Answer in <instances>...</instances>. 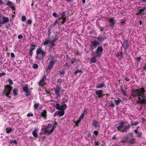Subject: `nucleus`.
<instances>
[{"label":"nucleus","instance_id":"54","mask_svg":"<svg viewBox=\"0 0 146 146\" xmlns=\"http://www.w3.org/2000/svg\"><path fill=\"white\" fill-rule=\"evenodd\" d=\"M33 116V114L32 113H28L27 114V116L28 117H30V116Z\"/></svg>","mask_w":146,"mask_h":146},{"label":"nucleus","instance_id":"22","mask_svg":"<svg viewBox=\"0 0 146 146\" xmlns=\"http://www.w3.org/2000/svg\"><path fill=\"white\" fill-rule=\"evenodd\" d=\"M95 91V94L96 95L98 96V97L99 98H100V96L103 93V91L102 90H96Z\"/></svg>","mask_w":146,"mask_h":146},{"label":"nucleus","instance_id":"5","mask_svg":"<svg viewBox=\"0 0 146 146\" xmlns=\"http://www.w3.org/2000/svg\"><path fill=\"white\" fill-rule=\"evenodd\" d=\"M48 60V66L46 68V71L47 73H49L52 69L53 68V65L55 63V57L50 55L49 56Z\"/></svg>","mask_w":146,"mask_h":146},{"label":"nucleus","instance_id":"6","mask_svg":"<svg viewBox=\"0 0 146 146\" xmlns=\"http://www.w3.org/2000/svg\"><path fill=\"white\" fill-rule=\"evenodd\" d=\"M13 88V87L10 85H5L4 89L2 92L3 96H5L10 99H11V97L9 95H11V93Z\"/></svg>","mask_w":146,"mask_h":146},{"label":"nucleus","instance_id":"47","mask_svg":"<svg viewBox=\"0 0 146 146\" xmlns=\"http://www.w3.org/2000/svg\"><path fill=\"white\" fill-rule=\"evenodd\" d=\"M39 84L40 86H41V87H42L43 85L45 84V83L44 82H40V80L39 82Z\"/></svg>","mask_w":146,"mask_h":146},{"label":"nucleus","instance_id":"38","mask_svg":"<svg viewBox=\"0 0 146 146\" xmlns=\"http://www.w3.org/2000/svg\"><path fill=\"white\" fill-rule=\"evenodd\" d=\"M71 59V64H72L75 62H77V61L76 58H72Z\"/></svg>","mask_w":146,"mask_h":146},{"label":"nucleus","instance_id":"7","mask_svg":"<svg viewBox=\"0 0 146 146\" xmlns=\"http://www.w3.org/2000/svg\"><path fill=\"white\" fill-rule=\"evenodd\" d=\"M44 46L49 45V46L52 48L55 45V38H54L52 40L49 39V38H46L43 43Z\"/></svg>","mask_w":146,"mask_h":146},{"label":"nucleus","instance_id":"13","mask_svg":"<svg viewBox=\"0 0 146 146\" xmlns=\"http://www.w3.org/2000/svg\"><path fill=\"white\" fill-rule=\"evenodd\" d=\"M65 13L66 12H62L61 14V17L58 19L59 20H63L61 22V23L62 24H63L64 23H65L66 21V17L65 16Z\"/></svg>","mask_w":146,"mask_h":146},{"label":"nucleus","instance_id":"55","mask_svg":"<svg viewBox=\"0 0 146 146\" xmlns=\"http://www.w3.org/2000/svg\"><path fill=\"white\" fill-rule=\"evenodd\" d=\"M6 74V73L5 72H2L1 73H0V77H1V76L5 75Z\"/></svg>","mask_w":146,"mask_h":146},{"label":"nucleus","instance_id":"60","mask_svg":"<svg viewBox=\"0 0 146 146\" xmlns=\"http://www.w3.org/2000/svg\"><path fill=\"white\" fill-rule=\"evenodd\" d=\"M11 56L13 58H15V55L12 52L11 54Z\"/></svg>","mask_w":146,"mask_h":146},{"label":"nucleus","instance_id":"4","mask_svg":"<svg viewBox=\"0 0 146 146\" xmlns=\"http://www.w3.org/2000/svg\"><path fill=\"white\" fill-rule=\"evenodd\" d=\"M36 53L35 58L36 60H43L46 54V52L41 47H39L37 49Z\"/></svg>","mask_w":146,"mask_h":146},{"label":"nucleus","instance_id":"39","mask_svg":"<svg viewBox=\"0 0 146 146\" xmlns=\"http://www.w3.org/2000/svg\"><path fill=\"white\" fill-rule=\"evenodd\" d=\"M39 105V103H35L34 104V108L35 110H37Z\"/></svg>","mask_w":146,"mask_h":146},{"label":"nucleus","instance_id":"58","mask_svg":"<svg viewBox=\"0 0 146 146\" xmlns=\"http://www.w3.org/2000/svg\"><path fill=\"white\" fill-rule=\"evenodd\" d=\"M23 37V36L22 35H18V38L19 39L22 38Z\"/></svg>","mask_w":146,"mask_h":146},{"label":"nucleus","instance_id":"2","mask_svg":"<svg viewBox=\"0 0 146 146\" xmlns=\"http://www.w3.org/2000/svg\"><path fill=\"white\" fill-rule=\"evenodd\" d=\"M133 133H129L123 138H121V142L122 143H127L130 145L134 143L136 141V139L133 137Z\"/></svg>","mask_w":146,"mask_h":146},{"label":"nucleus","instance_id":"45","mask_svg":"<svg viewBox=\"0 0 146 146\" xmlns=\"http://www.w3.org/2000/svg\"><path fill=\"white\" fill-rule=\"evenodd\" d=\"M135 60L137 61V62H140V60H141V57H136L135 58Z\"/></svg>","mask_w":146,"mask_h":146},{"label":"nucleus","instance_id":"34","mask_svg":"<svg viewBox=\"0 0 146 146\" xmlns=\"http://www.w3.org/2000/svg\"><path fill=\"white\" fill-rule=\"evenodd\" d=\"M101 54H100L99 53L95 51V52H94V57H95V58H97L98 56L100 57Z\"/></svg>","mask_w":146,"mask_h":146},{"label":"nucleus","instance_id":"12","mask_svg":"<svg viewBox=\"0 0 146 146\" xmlns=\"http://www.w3.org/2000/svg\"><path fill=\"white\" fill-rule=\"evenodd\" d=\"M36 46L35 44H31L30 46V48L29 49V55L31 56L33 54V51L35 48Z\"/></svg>","mask_w":146,"mask_h":146},{"label":"nucleus","instance_id":"35","mask_svg":"<svg viewBox=\"0 0 146 146\" xmlns=\"http://www.w3.org/2000/svg\"><path fill=\"white\" fill-rule=\"evenodd\" d=\"M13 94L14 96H16L18 94V90L17 88H15L13 90Z\"/></svg>","mask_w":146,"mask_h":146},{"label":"nucleus","instance_id":"25","mask_svg":"<svg viewBox=\"0 0 146 146\" xmlns=\"http://www.w3.org/2000/svg\"><path fill=\"white\" fill-rule=\"evenodd\" d=\"M103 49L101 46H98L97 48L95 50L96 51L100 54L101 53H102L103 52Z\"/></svg>","mask_w":146,"mask_h":146},{"label":"nucleus","instance_id":"29","mask_svg":"<svg viewBox=\"0 0 146 146\" xmlns=\"http://www.w3.org/2000/svg\"><path fill=\"white\" fill-rule=\"evenodd\" d=\"M123 53L122 51L120 52L119 53H117L116 55H115L119 59V57L121 58H123Z\"/></svg>","mask_w":146,"mask_h":146},{"label":"nucleus","instance_id":"10","mask_svg":"<svg viewBox=\"0 0 146 146\" xmlns=\"http://www.w3.org/2000/svg\"><path fill=\"white\" fill-rule=\"evenodd\" d=\"M100 44V42L96 40H94L91 42L90 45V49L93 50L96 48Z\"/></svg>","mask_w":146,"mask_h":146},{"label":"nucleus","instance_id":"24","mask_svg":"<svg viewBox=\"0 0 146 146\" xmlns=\"http://www.w3.org/2000/svg\"><path fill=\"white\" fill-rule=\"evenodd\" d=\"M130 127L129 125H124L123 129L121 131L122 132H127V130L129 129Z\"/></svg>","mask_w":146,"mask_h":146},{"label":"nucleus","instance_id":"15","mask_svg":"<svg viewBox=\"0 0 146 146\" xmlns=\"http://www.w3.org/2000/svg\"><path fill=\"white\" fill-rule=\"evenodd\" d=\"M108 19L110 24L109 26L112 27L113 28L114 25L115 23V22L114 19L113 17L108 18Z\"/></svg>","mask_w":146,"mask_h":146},{"label":"nucleus","instance_id":"40","mask_svg":"<svg viewBox=\"0 0 146 146\" xmlns=\"http://www.w3.org/2000/svg\"><path fill=\"white\" fill-rule=\"evenodd\" d=\"M118 100H115V104L117 105H118L121 102V100L119 98H118Z\"/></svg>","mask_w":146,"mask_h":146},{"label":"nucleus","instance_id":"30","mask_svg":"<svg viewBox=\"0 0 146 146\" xmlns=\"http://www.w3.org/2000/svg\"><path fill=\"white\" fill-rule=\"evenodd\" d=\"M38 132V130L36 129H35L33 132L32 134L33 136L35 137H38V135L37 133Z\"/></svg>","mask_w":146,"mask_h":146},{"label":"nucleus","instance_id":"52","mask_svg":"<svg viewBox=\"0 0 146 146\" xmlns=\"http://www.w3.org/2000/svg\"><path fill=\"white\" fill-rule=\"evenodd\" d=\"M32 21L30 19H29L27 21V23L29 25H31L32 24Z\"/></svg>","mask_w":146,"mask_h":146},{"label":"nucleus","instance_id":"16","mask_svg":"<svg viewBox=\"0 0 146 146\" xmlns=\"http://www.w3.org/2000/svg\"><path fill=\"white\" fill-rule=\"evenodd\" d=\"M141 9H139L138 10V12L137 15H143L146 14V13L144 12L145 9V7H140Z\"/></svg>","mask_w":146,"mask_h":146},{"label":"nucleus","instance_id":"46","mask_svg":"<svg viewBox=\"0 0 146 146\" xmlns=\"http://www.w3.org/2000/svg\"><path fill=\"white\" fill-rule=\"evenodd\" d=\"M120 23L121 25H125L126 23L125 20H122L120 22Z\"/></svg>","mask_w":146,"mask_h":146},{"label":"nucleus","instance_id":"43","mask_svg":"<svg viewBox=\"0 0 146 146\" xmlns=\"http://www.w3.org/2000/svg\"><path fill=\"white\" fill-rule=\"evenodd\" d=\"M93 146H100V143L98 141H95Z\"/></svg>","mask_w":146,"mask_h":146},{"label":"nucleus","instance_id":"42","mask_svg":"<svg viewBox=\"0 0 146 146\" xmlns=\"http://www.w3.org/2000/svg\"><path fill=\"white\" fill-rule=\"evenodd\" d=\"M46 78V76L45 75H44L42 78L40 80V82H44Z\"/></svg>","mask_w":146,"mask_h":146},{"label":"nucleus","instance_id":"9","mask_svg":"<svg viewBox=\"0 0 146 146\" xmlns=\"http://www.w3.org/2000/svg\"><path fill=\"white\" fill-rule=\"evenodd\" d=\"M53 125L54 126L51 129L50 131L48 130V129L51 128L52 127V125L50 124H49L48 125L47 127L46 128L42 129V130L44 131L45 134L48 133V134L49 135L51 134L53 131V130L54 129V126H55V124H53Z\"/></svg>","mask_w":146,"mask_h":146},{"label":"nucleus","instance_id":"59","mask_svg":"<svg viewBox=\"0 0 146 146\" xmlns=\"http://www.w3.org/2000/svg\"><path fill=\"white\" fill-rule=\"evenodd\" d=\"M51 33V30L50 29H49L48 30V36H50V33Z\"/></svg>","mask_w":146,"mask_h":146},{"label":"nucleus","instance_id":"17","mask_svg":"<svg viewBox=\"0 0 146 146\" xmlns=\"http://www.w3.org/2000/svg\"><path fill=\"white\" fill-rule=\"evenodd\" d=\"M60 88L58 86H56L55 89V94L57 96V98L58 99L59 98L60 99V94H59V91H61Z\"/></svg>","mask_w":146,"mask_h":146},{"label":"nucleus","instance_id":"33","mask_svg":"<svg viewBox=\"0 0 146 146\" xmlns=\"http://www.w3.org/2000/svg\"><path fill=\"white\" fill-rule=\"evenodd\" d=\"M120 90L122 94L124 95V96H126L127 95L126 92L123 90V87H121Z\"/></svg>","mask_w":146,"mask_h":146},{"label":"nucleus","instance_id":"57","mask_svg":"<svg viewBox=\"0 0 146 146\" xmlns=\"http://www.w3.org/2000/svg\"><path fill=\"white\" fill-rule=\"evenodd\" d=\"M109 106L113 108H114V104L112 102H111Z\"/></svg>","mask_w":146,"mask_h":146},{"label":"nucleus","instance_id":"36","mask_svg":"<svg viewBox=\"0 0 146 146\" xmlns=\"http://www.w3.org/2000/svg\"><path fill=\"white\" fill-rule=\"evenodd\" d=\"M97 61V59L95 57H92L91 58L90 60V62L92 63H94L96 62Z\"/></svg>","mask_w":146,"mask_h":146},{"label":"nucleus","instance_id":"11","mask_svg":"<svg viewBox=\"0 0 146 146\" xmlns=\"http://www.w3.org/2000/svg\"><path fill=\"white\" fill-rule=\"evenodd\" d=\"M23 92L25 94V96L27 97L31 95V91L29 90L28 84L25 85V86L23 87Z\"/></svg>","mask_w":146,"mask_h":146},{"label":"nucleus","instance_id":"26","mask_svg":"<svg viewBox=\"0 0 146 146\" xmlns=\"http://www.w3.org/2000/svg\"><path fill=\"white\" fill-rule=\"evenodd\" d=\"M98 41L100 42H103L104 40L106 39V37H102V36L99 35L98 36L97 38Z\"/></svg>","mask_w":146,"mask_h":146},{"label":"nucleus","instance_id":"37","mask_svg":"<svg viewBox=\"0 0 146 146\" xmlns=\"http://www.w3.org/2000/svg\"><path fill=\"white\" fill-rule=\"evenodd\" d=\"M59 73H60V74H61L60 76H64L65 73V70L64 69H62V70H59Z\"/></svg>","mask_w":146,"mask_h":146},{"label":"nucleus","instance_id":"19","mask_svg":"<svg viewBox=\"0 0 146 146\" xmlns=\"http://www.w3.org/2000/svg\"><path fill=\"white\" fill-rule=\"evenodd\" d=\"M106 86L105 85L104 82L102 83H98L96 86V88H106Z\"/></svg>","mask_w":146,"mask_h":146},{"label":"nucleus","instance_id":"53","mask_svg":"<svg viewBox=\"0 0 146 146\" xmlns=\"http://www.w3.org/2000/svg\"><path fill=\"white\" fill-rule=\"evenodd\" d=\"M84 117V116L83 115L81 114L80 117L79 118V119H78V120L80 121H81V119L83 118Z\"/></svg>","mask_w":146,"mask_h":146},{"label":"nucleus","instance_id":"48","mask_svg":"<svg viewBox=\"0 0 146 146\" xmlns=\"http://www.w3.org/2000/svg\"><path fill=\"white\" fill-rule=\"evenodd\" d=\"M80 122V121L78 120L76 121H74V122L75 123L76 126L78 127L79 126L78 124Z\"/></svg>","mask_w":146,"mask_h":146},{"label":"nucleus","instance_id":"23","mask_svg":"<svg viewBox=\"0 0 146 146\" xmlns=\"http://www.w3.org/2000/svg\"><path fill=\"white\" fill-rule=\"evenodd\" d=\"M6 4L12 9L14 8V5L13 3L9 1H7Z\"/></svg>","mask_w":146,"mask_h":146},{"label":"nucleus","instance_id":"20","mask_svg":"<svg viewBox=\"0 0 146 146\" xmlns=\"http://www.w3.org/2000/svg\"><path fill=\"white\" fill-rule=\"evenodd\" d=\"M134 132L136 135L137 137H141L142 133L141 132L138 131V130L137 129H135Z\"/></svg>","mask_w":146,"mask_h":146},{"label":"nucleus","instance_id":"28","mask_svg":"<svg viewBox=\"0 0 146 146\" xmlns=\"http://www.w3.org/2000/svg\"><path fill=\"white\" fill-rule=\"evenodd\" d=\"M41 115L44 119H46L47 117V111L46 110H44L41 112Z\"/></svg>","mask_w":146,"mask_h":146},{"label":"nucleus","instance_id":"8","mask_svg":"<svg viewBox=\"0 0 146 146\" xmlns=\"http://www.w3.org/2000/svg\"><path fill=\"white\" fill-rule=\"evenodd\" d=\"M9 19L7 17L3 16L0 14V27L1 25H5L9 22Z\"/></svg>","mask_w":146,"mask_h":146},{"label":"nucleus","instance_id":"62","mask_svg":"<svg viewBox=\"0 0 146 146\" xmlns=\"http://www.w3.org/2000/svg\"><path fill=\"white\" fill-rule=\"evenodd\" d=\"M100 29L101 31H102L104 30V28H103L102 29V27L100 26L98 27Z\"/></svg>","mask_w":146,"mask_h":146},{"label":"nucleus","instance_id":"21","mask_svg":"<svg viewBox=\"0 0 146 146\" xmlns=\"http://www.w3.org/2000/svg\"><path fill=\"white\" fill-rule=\"evenodd\" d=\"M98 123H99V122L96 121L95 120H94L92 123V125H93L95 128H97L98 127L100 128V125L99 124H97Z\"/></svg>","mask_w":146,"mask_h":146},{"label":"nucleus","instance_id":"32","mask_svg":"<svg viewBox=\"0 0 146 146\" xmlns=\"http://www.w3.org/2000/svg\"><path fill=\"white\" fill-rule=\"evenodd\" d=\"M91 134L90 132H89L88 134L85 136V138L86 140H89V138L91 137Z\"/></svg>","mask_w":146,"mask_h":146},{"label":"nucleus","instance_id":"51","mask_svg":"<svg viewBox=\"0 0 146 146\" xmlns=\"http://www.w3.org/2000/svg\"><path fill=\"white\" fill-rule=\"evenodd\" d=\"M26 20V18L25 16H23L22 17V20L23 22H25Z\"/></svg>","mask_w":146,"mask_h":146},{"label":"nucleus","instance_id":"56","mask_svg":"<svg viewBox=\"0 0 146 146\" xmlns=\"http://www.w3.org/2000/svg\"><path fill=\"white\" fill-rule=\"evenodd\" d=\"M87 111L86 110H84L83 113L82 114V115H83L84 116V115L86 114H87Z\"/></svg>","mask_w":146,"mask_h":146},{"label":"nucleus","instance_id":"27","mask_svg":"<svg viewBox=\"0 0 146 146\" xmlns=\"http://www.w3.org/2000/svg\"><path fill=\"white\" fill-rule=\"evenodd\" d=\"M98 132L97 131H94L93 134L92 136V139L96 138L97 136L98 135Z\"/></svg>","mask_w":146,"mask_h":146},{"label":"nucleus","instance_id":"50","mask_svg":"<svg viewBox=\"0 0 146 146\" xmlns=\"http://www.w3.org/2000/svg\"><path fill=\"white\" fill-rule=\"evenodd\" d=\"M12 143H13L15 144H17V141L15 140H13L11 141L10 143L11 144Z\"/></svg>","mask_w":146,"mask_h":146},{"label":"nucleus","instance_id":"31","mask_svg":"<svg viewBox=\"0 0 146 146\" xmlns=\"http://www.w3.org/2000/svg\"><path fill=\"white\" fill-rule=\"evenodd\" d=\"M6 131L7 133L9 134L11 132L13 131L12 129L11 128L7 127L6 128Z\"/></svg>","mask_w":146,"mask_h":146},{"label":"nucleus","instance_id":"18","mask_svg":"<svg viewBox=\"0 0 146 146\" xmlns=\"http://www.w3.org/2000/svg\"><path fill=\"white\" fill-rule=\"evenodd\" d=\"M125 123L123 121H121L120 123V125L117 127V130L118 131H121L122 129L124 126Z\"/></svg>","mask_w":146,"mask_h":146},{"label":"nucleus","instance_id":"61","mask_svg":"<svg viewBox=\"0 0 146 146\" xmlns=\"http://www.w3.org/2000/svg\"><path fill=\"white\" fill-rule=\"evenodd\" d=\"M125 80L126 81H129L130 80V79L127 77H126L125 78Z\"/></svg>","mask_w":146,"mask_h":146},{"label":"nucleus","instance_id":"63","mask_svg":"<svg viewBox=\"0 0 146 146\" xmlns=\"http://www.w3.org/2000/svg\"><path fill=\"white\" fill-rule=\"evenodd\" d=\"M45 92L47 94H49L50 93V92L47 91L46 90H45Z\"/></svg>","mask_w":146,"mask_h":146},{"label":"nucleus","instance_id":"3","mask_svg":"<svg viewBox=\"0 0 146 146\" xmlns=\"http://www.w3.org/2000/svg\"><path fill=\"white\" fill-rule=\"evenodd\" d=\"M67 108V106L66 104L62 105L60 106L59 104H56L55 106V108L57 110H60L56 111L55 112V116L59 115L60 117L63 116L65 113L64 110Z\"/></svg>","mask_w":146,"mask_h":146},{"label":"nucleus","instance_id":"44","mask_svg":"<svg viewBox=\"0 0 146 146\" xmlns=\"http://www.w3.org/2000/svg\"><path fill=\"white\" fill-rule=\"evenodd\" d=\"M38 65L36 64H33V68L34 69H37L38 68Z\"/></svg>","mask_w":146,"mask_h":146},{"label":"nucleus","instance_id":"41","mask_svg":"<svg viewBox=\"0 0 146 146\" xmlns=\"http://www.w3.org/2000/svg\"><path fill=\"white\" fill-rule=\"evenodd\" d=\"M81 72L82 73V71L81 70H79L77 69L74 72V75H75L77 73Z\"/></svg>","mask_w":146,"mask_h":146},{"label":"nucleus","instance_id":"64","mask_svg":"<svg viewBox=\"0 0 146 146\" xmlns=\"http://www.w3.org/2000/svg\"><path fill=\"white\" fill-rule=\"evenodd\" d=\"M59 38V36L58 35H55V40Z\"/></svg>","mask_w":146,"mask_h":146},{"label":"nucleus","instance_id":"14","mask_svg":"<svg viewBox=\"0 0 146 146\" xmlns=\"http://www.w3.org/2000/svg\"><path fill=\"white\" fill-rule=\"evenodd\" d=\"M129 42L128 40H125L122 43V46L125 49H128L129 47Z\"/></svg>","mask_w":146,"mask_h":146},{"label":"nucleus","instance_id":"1","mask_svg":"<svg viewBox=\"0 0 146 146\" xmlns=\"http://www.w3.org/2000/svg\"><path fill=\"white\" fill-rule=\"evenodd\" d=\"M145 88L143 87L135 90H133L131 94L134 98L138 97V104L146 105V94H145Z\"/></svg>","mask_w":146,"mask_h":146},{"label":"nucleus","instance_id":"49","mask_svg":"<svg viewBox=\"0 0 146 146\" xmlns=\"http://www.w3.org/2000/svg\"><path fill=\"white\" fill-rule=\"evenodd\" d=\"M8 81L9 83V84L10 85H12L13 84V81L10 79H9L8 80Z\"/></svg>","mask_w":146,"mask_h":146}]
</instances>
